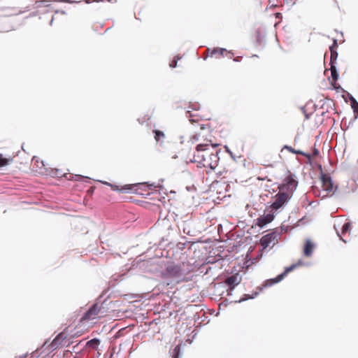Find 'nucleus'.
<instances>
[{
	"mask_svg": "<svg viewBox=\"0 0 358 358\" xmlns=\"http://www.w3.org/2000/svg\"><path fill=\"white\" fill-rule=\"evenodd\" d=\"M298 185L295 176L287 171L284 176L282 184L278 187L279 192L274 196L271 204L272 212L278 210L291 199Z\"/></svg>",
	"mask_w": 358,
	"mask_h": 358,
	"instance_id": "obj_1",
	"label": "nucleus"
},
{
	"mask_svg": "<svg viewBox=\"0 0 358 358\" xmlns=\"http://www.w3.org/2000/svg\"><path fill=\"white\" fill-rule=\"evenodd\" d=\"M220 158L217 152H213L208 143H199L193 155L192 162L197 163L200 166L215 170L218 166Z\"/></svg>",
	"mask_w": 358,
	"mask_h": 358,
	"instance_id": "obj_2",
	"label": "nucleus"
},
{
	"mask_svg": "<svg viewBox=\"0 0 358 358\" xmlns=\"http://www.w3.org/2000/svg\"><path fill=\"white\" fill-rule=\"evenodd\" d=\"M200 131L196 132L190 138V141L193 143H208V147L211 146L213 149L217 146L216 144H213L212 141L208 137L210 136V129L208 124H200Z\"/></svg>",
	"mask_w": 358,
	"mask_h": 358,
	"instance_id": "obj_3",
	"label": "nucleus"
},
{
	"mask_svg": "<svg viewBox=\"0 0 358 358\" xmlns=\"http://www.w3.org/2000/svg\"><path fill=\"white\" fill-rule=\"evenodd\" d=\"M106 315V310L102 304L95 303L84 314L80 322L93 320L104 317Z\"/></svg>",
	"mask_w": 358,
	"mask_h": 358,
	"instance_id": "obj_4",
	"label": "nucleus"
},
{
	"mask_svg": "<svg viewBox=\"0 0 358 358\" xmlns=\"http://www.w3.org/2000/svg\"><path fill=\"white\" fill-rule=\"evenodd\" d=\"M164 278H173L177 280V282L184 280V273L180 266L171 264L166 267L162 273Z\"/></svg>",
	"mask_w": 358,
	"mask_h": 358,
	"instance_id": "obj_5",
	"label": "nucleus"
},
{
	"mask_svg": "<svg viewBox=\"0 0 358 358\" xmlns=\"http://www.w3.org/2000/svg\"><path fill=\"white\" fill-rule=\"evenodd\" d=\"M280 233L274 229L268 234L263 236L260 239V245L262 249L264 250L268 247L273 248L278 243V237Z\"/></svg>",
	"mask_w": 358,
	"mask_h": 358,
	"instance_id": "obj_6",
	"label": "nucleus"
},
{
	"mask_svg": "<svg viewBox=\"0 0 358 358\" xmlns=\"http://www.w3.org/2000/svg\"><path fill=\"white\" fill-rule=\"evenodd\" d=\"M319 169L321 171L320 179L322 182V187L326 192L327 194H333L336 190L330 176L327 173H322V168L321 165H319Z\"/></svg>",
	"mask_w": 358,
	"mask_h": 358,
	"instance_id": "obj_7",
	"label": "nucleus"
},
{
	"mask_svg": "<svg viewBox=\"0 0 358 358\" xmlns=\"http://www.w3.org/2000/svg\"><path fill=\"white\" fill-rule=\"evenodd\" d=\"M303 265L302 261L299 260L297 263L292 264L290 266L286 267L284 272L281 274L278 275L274 278L267 280L264 282L265 286H271L275 283L280 282L285 276L289 272L292 271L294 269L298 268L299 266Z\"/></svg>",
	"mask_w": 358,
	"mask_h": 358,
	"instance_id": "obj_8",
	"label": "nucleus"
},
{
	"mask_svg": "<svg viewBox=\"0 0 358 358\" xmlns=\"http://www.w3.org/2000/svg\"><path fill=\"white\" fill-rule=\"evenodd\" d=\"M206 52L208 55L211 57H215L216 59H219L222 57H228L231 58L232 57V53L230 51L227 50L224 48H216L210 50V48H207Z\"/></svg>",
	"mask_w": 358,
	"mask_h": 358,
	"instance_id": "obj_9",
	"label": "nucleus"
},
{
	"mask_svg": "<svg viewBox=\"0 0 358 358\" xmlns=\"http://www.w3.org/2000/svg\"><path fill=\"white\" fill-rule=\"evenodd\" d=\"M274 219L273 213H268L259 217L256 220V225L262 228L267 224L271 222Z\"/></svg>",
	"mask_w": 358,
	"mask_h": 358,
	"instance_id": "obj_10",
	"label": "nucleus"
},
{
	"mask_svg": "<svg viewBox=\"0 0 358 358\" xmlns=\"http://www.w3.org/2000/svg\"><path fill=\"white\" fill-rule=\"evenodd\" d=\"M337 48H338L337 40L334 39L333 44L329 47V50L331 52V57H330L331 63H336V59L338 57V52L336 51Z\"/></svg>",
	"mask_w": 358,
	"mask_h": 358,
	"instance_id": "obj_11",
	"label": "nucleus"
},
{
	"mask_svg": "<svg viewBox=\"0 0 358 358\" xmlns=\"http://www.w3.org/2000/svg\"><path fill=\"white\" fill-rule=\"evenodd\" d=\"M32 163L34 166L37 169L36 171L39 173H43V170H45L44 162L40 158L34 157L32 159Z\"/></svg>",
	"mask_w": 358,
	"mask_h": 358,
	"instance_id": "obj_12",
	"label": "nucleus"
},
{
	"mask_svg": "<svg viewBox=\"0 0 358 358\" xmlns=\"http://www.w3.org/2000/svg\"><path fill=\"white\" fill-rule=\"evenodd\" d=\"M314 249V245L310 240H306L303 247V255L306 257L312 255Z\"/></svg>",
	"mask_w": 358,
	"mask_h": 358,
	"instance_id": "obj_13",
	"label": "nucleus"
},
{
	"mask_svg": "<svg viewBox=\"0 0 358 358\" xmlns=\"http://www.w3.org/2000/svg\"><path fill=\"white\" fill-rule=\"evenodd\" d=\"M224 282L231 287V289H233L236 285L239 284L240 280L238 279V277L237 275H233L229 277H228Z\"/></svg>",
	"mask_w": 358,
	"mask_h": 358,
	"instance_id": "obj_14",
	"label": "nucleus"
},
{
	"mask_svg": "<svg viewBox=\"0 0 358 358\" xmlns=\"http://www.w3.org/2000/svg\"><path fill=\"white\" fill-rule=\"evenodd\" d=\"M284 148L287 149L292 153L299 154V155H301L306 157L308 159V163L311 164V156L310 154L306 153L301 150H296L294 148H292L291 146H288V145H285Z\"/></svg>",
	"mask_w": 358,
	"mask_h": 358,
	"instance_id": "obj_15",
	"label": "nucleus"
},
{
	"mask_svg": "<svg viewBox=\"0 0 358 358\" xmlns=\"http://www.w3.org/2000/svg\"><path fill=\"white\" fill-rule=\"evenodd\" d=\"M106 185L110 186L111 189L114 191H131L132 189V185H126L124 186H122L121 188L119 187V186L115 185H112L109 182H105Z\"/></svg>",
	"mask_w": 358,
	"mask_h": 358,
	"instance_id": "obj_16",
	"label": "nucleus"
},
{
	"mask_svg": "<svg viewBox=\"0 0 358 358\" xmlns=\"http://www.w3.org/2000/svg\"><path fill=\"white\" fill-rule=\"evenodd\" d=\"M350 230V223L346 222L342 227L341 234H338V236H340L341 239L343 240L344 242H346V241L342 237V236H345L347 233H349Z\"/></svg>",
	"mask_w": 358,
	"mask_h": 358,
	"instance_id": "obj_17",
	"label": "nucleus"
},
{
	"mask_svg": "<svg viewBox=\"0 0 358 358\" xmlns=\"http://www.w3.org/2000/svg\"><path fill=\"white\" fill-rule=\"evenodd\" d=\"M13 161V158L11 157H4L2 154H0V168L3 166H8Z\"/></svg>",
	"mask_w": 358,
	"mask_h": 358,
	"instance_id": "obj_18",
	"label": "nucleus"
},
{
	"mask_svg": "<svg viewBox=\"0 0 358 358\" xmlns=\"http://www.w3.org/2000/svg\"><path fill=\"white\" fill-rule=\"evenodd\" d=\"M99 343L100 341L98 338H93L89 341L86 345L96 350Z\"/></svg>",
	"mask_w": 358,
	"mask_h": 358,
	"instance_id": "obj_19",
	"label": "nucleus"
},
{
	"mask_svg": "<svg viewBox=\"0 0 358 358\" xmlns=\"http://www.w3.org/2000/svg\"><path fill=\"white\" fill-rule=\"evenodd\" d=\"M155 134V139L156 141H159L160 140L164 138L165 135L163 131L159 130H154L153 131Z\"/></svg>",
	"mask_w": 358,
	"mask_h": 358,
	"instance_id": "obj_20",
	"label": "nucleus"
},
{
	"mask_svg": "<svg viewBox=\"0 0 358 358\" xmlns=\"http://www.w3.org/2000/svg\"><path fill=\"white\" fill-rule=\"evenodd\" d=\"M66 337V333L63 331L57 336V337L53 341V343L57 345L61 340L65 339Z\"/></svg>",
	"mask_w": 358,
	"mask_h": 358,
	"instance_id": "obj_21",
	"label": "nucleus"
},
{
	"mask_svg": "<svg viewBox=\"0 0 358 358\" xmlns=\"http://www.w3.org/2000/svg\"><path fill=\"white\" fill-rule=\"evenodd\" d=\"M331 77H332V80H333L331 82V85H333V87L334 88H337L336 81L338 78V74L337 71H333V72H331Z\"/></svg>",
	"mask_w": 358,
	"mask_h": 358,
	"instance_id": "obj_22",
	"label": "nucleus"
},
{
	"mask_svg": "<svg viewBox=\"0 0 358 358\" xmlns=\"http://www.w3.org/2000/svg\"><path fill=\"white\" fill-rule=\"evenodd\" d=\"M351 106L354 110V113H358V102L353 97L351 99Z\"/></svg>",
	"mask_w": 358,
	"mask_h": 358,
	"instance_id": "obj_23",
	"label": "nucleus"
},
{
	"mask_svg": "<svg viewBox=\"0 0 358 358\" xmlns=\"http://www.w3.org/2000/svg\"><path fill=\"white\" fill-rule=\"evenodd\" d=\"M180 59L178 56H176L173 58V59L170 62L169 66L171 68H175L177 66V62Z\"/></svg>",
	"mask_w": 358,
	"mask_h": 358,
	"instance_id": "obj_24",
	"label": "nucleus"
},
{
	"mask_svg": "<svg viewBox=\"0 0 358 358\" xmlns=\"http://www.w3.org/2000/svg\"><path fill=\"white\" fill-rule=\"evenodd\" d=\"M335 64L336 63H331L330 62V66H331L330 70H331V72L337 71L336 66H335Z\"/></svg>",
	"mask_w": 358,
	"mask_h": 358,
	"instance_id": "obj_25",
	"label": "nucleus"
},
{
	"mask_svg": "<svg viewBox=\"0 0 358 358\" xmlns=\"http://www.w3.org/2000/svg\"><path fill=\"white\" fill-rule=\"evenodd\" d=\"M319 153H320L319 150L317 148H314L313 150V155L314 156H317L319 155Z\"/></svg>",
	"mask_w": 358,
	"mask_h": 358,
	"instance_id": "obj_26",
	"label": "nucleus"
},
{
	"mask_svg": "<svg viewBox=\"0 0 358 358\" xmlns=\"http://www.w3.org/2000/svg\"><path fill=\"white\" fill-rule=\"evenodd\" d=\"M189 121H190L192 123H194V122H195V120H193V119H189Z\"/></svg>",
	"mask_w": 358,
	"mask_h": 358,
	"instance_id": "obj_27",
	"label": "nucleus"
},
{
	"mask_svg": "<svg viewBox=\"0 0 358 358\" xmlns=\"http://www.w3.org/2000/svg\"><path fill=\"white\" fill-rule=\"evenodd\" d=\"M187 113H189V111H187ZM192 117V115L189 114V117Z\"/></svg>",
	"mask_w": 358,
	"mask_h": 358,
	"instance_id": "obj_28",
	"label": "nucleus"
},
{
	"mask_svg": "<svg viewBox=\"0 0 358 358\" xmlns=\"http://www.w3.org/2000/svg\"><path fill=\"white\" fill-rule=\"evenodd\" d=\"M95 1H102L103 0H94Z\"/></svg>",
	"mask_w": 358,
	"mask_h": 358,
	"instance_id": "obj_29",
	"label": "nucleus"
},
{
	"mask_svg": "<svg viewBox=\"0 0 358 358\" xmlns=\"http://www.w3.org/2000/svg\"><path fill=\"white\" fill-rule=\"evenodd\" d=\"M173 358H178V357H177V356H176V357H173Z\"/></svg>",
	"mask_w": 358,
	"mask_h": 358,
	"instance_id": "obj_30",
	"label": "nucleus"
},
{
	"mask_svg": "<svg viewBox=\"0 0 358 358\" xmlns=\"http://www.w3.org/2000/svg\"><path fill=\"white\" fill-rule=\"evenodd\" d=\"M357 164H358V159H357Z\"/></svg>",
	"mask_w": 358,
	"mask_h": 358,
	"instance_id": "obj_31",
	"label": "nucleus"
},
{
	"mask_svg": "<svg viewBox=\"0 0 358 358\" xmlns=\"http://www.w3.org/2000/svg\"><path fill=\"white\" fill-rule=\"evenodd\" d=\"M74 358H78V357H75Z\"/></svg>",
	"mask_w": 358,
	"mask_h": 358,
	"instance_id": "obj_32",
	"label": "nucleus"
}]
</instances>
